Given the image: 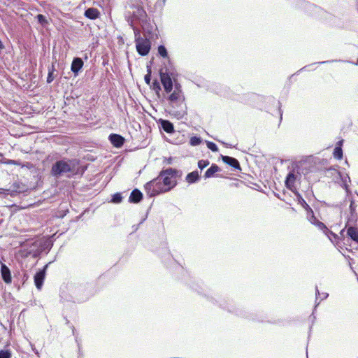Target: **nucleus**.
<instances>
[{
	"mask_svg": "<svg viewBox=\"0 0 358 358\" xmlns=\"http://www.w3.org/2000/svg\"><path fill=\"white\" fill-rule=\"evenodd\" d=\"M182 172L173 168L160 171L159 176L145 185V189L150 197L168 192L177 185V178H180Z\"/></svg>",
	"mask_w": 358,
	"mask_h": 358,
	"instance_id": "1",
	"label": "nucleus"
},
{
	"mask_svg": "<svg viewBox=\"0 0 358 358\" xmlns=\"http://www.w3.org/2000/svg\"><path fill=\"white\" fill-rule=\"evenodd\" d=\"M125 17L136 36L141 32L138 26L144 29L148 22V15L138 0H133L126 6Z\"/></svg>",
	"mask_w": 358,
	"mask_h": 358,
	"instance_id": "2",
	"label": "nucleus"
},
{
	"mask_svg": "<svg viewBox=\"0 0 358 358\" xmlns=\"http://www.w3.org/2000/svg\"><path fill=\"white\" fill-rule=\"evenodd\" d=\"M75 164L73 160L63 159L57 161L52 166L51 173L53 176L59 178L68 173H73Z\"/></svg>",
	"mask_w": 358,
	"mask_h": 358,
	"instance_id": "3",
	"label": "nucleus"
},
{
	"mask_svg": "<svg viewBox=\"0 0 358 358\" xmlns=\"http://www.w3.org/2000/svg\"><path fill=\"white\" fill-rule=\"evenodd\" d=\"M159 75L164 90L167 93L171 92L173 89V82L171 78L173 73L167 67H164L160 69Z\"/></svg>",
	"mask_w": 358,
	"mask_h": 358,
	"instance_id": "4",
	"label": "nucleus"
},
{
	"mask_svg": "<svg viewBox=\"0 0 358 358\" xmlns=\"http://www.w3.org/2000/svg\"><path fill=\"white\" fill-rule=\"evenodd\" d=\"M301 177V173L297 169H293L291 170L288 173L285 181L286 187L292 192L297 190L296 183L300 180Z\"/></svg>",
	"mask_w": 358,
	"mask_h": 358,
	"instance_id": "5",
	"label": "nucleus"
},
{
	"mask_svg": "<svg viewBox=\"0 0 358 358\" xmlns=\"http://www.w3.org/2000/svg\"><path fill=\"white\" fill-rule=\"evenodd\" d=\"M136 47L138 53L141 56L147 55L150 50L151 44L149 40L141 37L140 34L135 35Z\"/></svg>",
	"mask_w": 358,
	"mask_h": 358,
	"instance_id": "6",
	"label": "nucleus"
},
{
	"mask_svg": "<svg viewBox=\"0 0 358 358\" xmlns=\"http://www.w3.org/2000/svg\"><path fill=\"white\" fill-rule=\"evenodd\" d=\"M169 101L173 107L175 106H179L183 103L184 97L181 92L178 90L177 87H176L175 90L170 94Z\"/></svg>",
	"mask_w": 358,
	"mask_h": 358,
	"instance_id": "7",
	"label": "nucleus"
},
{
	"mask_svg": "<svg viewBox=\"0 0 358 358\" xmlns=\"http://www.w3.org/2000/svg\"><path fill=\"white\" fill-rule=\"evenodd\" d=\"M48 266L46 264L43 269L38 271L34 275V284L38 289H41L43 286Z\"/></svg>",
	"mask_w": 358,
	"mask_h": 358,
	"instance_id": "8",
	"label": "nucleus"
},
{
	"mask_svg": "<svg viewBox=\"0 0 358 358\" xmlns=\"http://www.w3.org/2000/svg\"><path fill=\"white\" fill-rule=\"evenodd\" d=\"M108 139L111 144L116 148L122 147L125 141L124 137H122L121 135L116 134H110Z\"/></svg>",
	"mask_w": 358,
	"mask_h": 358,
	"instance_id": "9",
	"label": "nucleus"
},
{
	"mask_svg": "<svg viewBox=\"0 0 358 358\" xmlns=\"http://www.w3.org/2000/svg\"><path fill=\"white\" fill-rule=\"evenodd\" d=\"M222 159L224 163L229 165L230 166L234 168L235 169H241L239 162L236 158L229 156L222 155Z\"/></svg>",
	"mask_w": 358,
	"mask_h": 358,
	"instance_id": "10",
	"label": "nucleus"
},
{
	"mask_svg": "<svg viewBox=\"0 0 358 358\" xmlns=\"http://www.w3.org/2000/svg\"><path fill=\"white\" fill-rule=\"evenodd\" d=\"M337 173L341 180V185L345 189L347 196H348L351 193L348 185L350 182V178L347 173L343 174L341 172H337Z\"/></svg>",
	"mask_w": 358,
	"mask_h": 358,
	"instance_id": "11",
	"label": "nucleus"
},
{
	"mask_svg": "<svg viewBox=\"0 0 358 358\" xmlns=\"http://www.w3.org/2000/svg\"><path fill=\"white\" fill-rule=\"evenodd\" d=\"M1 274L3 280L7 283L9 284L12 281L10 271L8 268V267L6 265L2 264L1 266Z\"/></svg>",
	"mask_w": 358,
	"mask_h": 358,
	"instance_id": "12",
	"label": "nucleus"
},
{
	"mask_svg": "<svg viewBox=\"0 0 358 358\" xmlns=\"http://www.w3.org/2000/svg\"><path fill=\"white\" fill-rule=\"evenodd\" d=\"M83 66V62L80 57H75L71 63V69L75 75H77Z\"/></svg>",
	"mask_w": 358,
	"mask_h": 358,
	"instance_id": "13",
	"label": "nucleus"
},
{
	"mask_svg": "<svg viewBox=\"0 0 358 358\" xmlns=\"http://www.w3.org/2000/svg\"><path fill=\"white\" fill-rule=\"evenodd\" d=\"M17 189L18 185L16 183H14L9 189L0 188V196H13L15 193L20 192Z\"/></svg>",
	"mask_w": 358,
	"mask_h": 358,
	"instance_id": "14",
	"label": "nucleus"
},
{
	"mask_svg": "<svg viewBox=\"0 0 358 358\" xmlns=\"http://www.w3.org/2000/svg\"><path fill=\"white\" fill-rule=\"evenodd\" d=\"M142 199L143 194L138 189H135L131 192L129 200L131 203H137L140 202Z\"/></svg>",
	"mask_w": 358,
	"mask_h": 358,
	"instance_id": "15",
	"label": "nucleus"
},
{
	"mask_svg": "<svg viewBox=\"0 0 358 358\" xmlns=\"http://www.w3.org/2000/svg\"><path fill=\"white\" fill-rule=\"evenodd\" d=\"M159 123L162 129L166 133L171 134L174 131L173 124L170 121L161 119Z\"/></svg>",
	"mask_w": 358,
	"mask_h": 358,
	"instance_id": "16",
	"label": "nucleus"
},
{
	"mask_svg": "<svg viewBox=\"0 0 358 358\" xmlns=\"http://www.w3.org/2000/svg\"><path fill=\"white\" fill-rule=\"evenodd\" d=\"M99 11L94 8H87L85 11V16L90 20H95L99 17Z\"/></svg>",
	"mask_w": 358,
	"mask_h": 358,
	"instance_id": "17",
	"label": "nucleus"
},
{
	"mask_svg": "<svg viewBox=\"0 0 358 358\" xmlns=\"http://www.w3.org/2000/svg\"><path fill=\"white\" fill-rule=\"evenodd\" d=\"M348 236L354 241L358 243V228L350 227L347 229Z\"/></svg>",
	"mask_w": 358,
	"mask_h": 358,
	"instance_id": "18",
	"label": "nucleus"
},
{
	"mask_svg": "<svg viewBox=\"0 0 358 358\" xmlns=\"http://www.w3.org/2000/svg\"><path fill=\"white\" fill-rule=\"evenodd\" d=\"M220 167L215 164H213L209 169H207V171L205 172L204 177L206 178H209L213 176V175L220 171Z\"/></svg>",
	"mask_w": 358,
	"mask_h": 358,
	"instance_id": "19",
	"label": "nucleus"
},
{
	"mask_svg": "<svg viewBox=\"0 0 358 358\" xmlns=\"http://www.w3.org/2000/svg\"><path fill=\"white\" fill-rule=\"evenodd\" d=\"M350 215L348 218L349 222H355L357 220L356 205L353 200L350 201V205L349 207Z\"/></svg>",
	"mask_w": 358,
	"mask_h": 358,
	"instance_id": "20",
	"label": "nucleus"
},
{
	"mask_svg": "<svg viewBox=\"0 0 358 358\" xmlns=\"http://www.w3.org/2000/svg\"><path fill=\"white\" fill-rule=\"evenodd\" d=\"M199 178V173L197 171H192L188 173L186 176V180L189 183H194L196 182Z\"/></svg>",
	"mask_w": 358,
	"mask_h": 358,
	"instance_id": "21",
	"label": "nucleus"
},
{
	"mask_svg": "<svg viewBox=\"0 0 358 358\" xmlns=\"http://www.w3.org/2000/svg\"><path fill=\"white\" fill-rule=\"evenodd\" d=\"M293 193L296 195L297 201L299 204H301L304 208H310L309 206L307 204L306 201L303 199V198L301 196V195L299 193L297 190L293 192Z\"/></svg>",
	"mask_w": 358,
	"mask_h": 358,
	"instance_id": "22",
	"label": "nucleus"
},
{
	"mask_svg": "<svg viewBox=\"0 0 358 358\" xmlns=\"http://www.w3.org/2000/svg\"><path fill=\"white\" fill-rule=\"evenodd\" d=\"M334 157L337 159H341L343 157V150L341 146H336L334 150Z\"/></svg>",
	"mask_w": 358,
	"mask_h": 358,
	"instance_id": "23",
	"label": "nucleus"
},
{
	"mask_svg": "<svg viewBox=\"0 0 358 358\" xmlns=\"http://www.w3.org/2000/svg\"><path fill=\"white\" fill-rule=\"evenodd\" d=\"M202 140L201 137L192 136L189 140V143L192 146L199 145L201 143Z\"/></svg>",
	"mask_w": 358,
	"mask_h": 358,
	"instance_id": "24",
	"label": "nucleus"
},
{
	"mask_svg": "<svg viewBox=\"0 0 358 358\" xmlns=\"http://www.w3.org/2000/svg\"><path fill=\"white\" fill-rule=\"evenodd\" d=\"M158 53L163 57H168L167 50L163 45L158 47Z\"/></svg>",
	"mask_w": 358,
	"mask_h": 358,
	"instance_id": "25",
	"label": "nucleus"
},
{
	"mask_svg": "<svg viewBox=\"0 0 358 358\" xmlns=\"http://www.w3.org/2000/svg\"><path fill=\"white\" fill-rule=\"evenodd\" d=\"M206 145L208 149L213 152H217L218 148L215 143L211 141H206Z\"/></svg>",
	"mask_w": 358,
	"mask_h": 358,
	"instance_id": "26",
	"label": "nucleus"
},
{
	"mask_svg": "<svg viewBox=\"0 0 358 358\" xmlns=\"http://www.w3.org/2000/svg\"><path fill=\"white\" fill-rule=\"evenodd\" d=\"M209 161L208 160H203V159H201V160H199L198 162V167L201 169V170H203L204 168H206L207 166L209 165Z\"/></svg>",
	"mask_w": 358,
	"mask_h": 358,
	"instance_id": "27",
	"label": "nucleus"
},
{
	"mask_svg": "<svg viewBox=\"0 0 358 358\" xmlns=\"http://www.w3.org/2000/svg\"><path fill=\"white\" fill-rule=\"evenodd\" d=\"M122 197L121 194L120 193H116L113 196L112 201L113 203H118L122 201Z\"/></svg>",
	"mask_w": 358,
	"mask_h": 358,
	"instance_id": "28",
	"label": "nucleus"
},
{
	"mask_svg": "<svg viewBox=\"0 0 358 358\" xmlns=\"http://www.w3.org/2000/svg\"><path fill=\"white\" fill-rule=\"evenodd\" d=\"M315 225L317 226L318 227V229L323 231L324 234H325L327 229H328V228L325 226V224L320 221H317L315 222Z\"/></svg>",
	"mask_w": 358,
	"mask_h": 358,
	"instance_id": "29",
	"label": "nucleus"
},
{
	"mask_svg": "<svg viewBox=\"0 0 358 358\" xmlns=\"http://www.w3.org/2000/svg\"><path fill=\"white\" fill-rule=\"evenodd\" d=\"M10 355L11 354L8 350H0V358H10Z\"/></svg>",
	"mask_w": 358,
	"mask_h": 358,
	"instance_id": "30",
	"label": "nucleus"
},
{
	"mask_svg": "<svg viewBox=\"0 0 358 358\" xmlns=\"http://www.w3.org/2000/svg\"><path fill=\"white\" fill-rule=\"evenodd\" d=\"M325 234L329 237V238L331 241V238L336 239L338 238V235L334 234L333 231H330L329 229H327Z\"/></svg>",
	"mask_w": 358,
	"mask_h": 358,
	"instance_id": "31",
	"label": "nucleus"
},
{
	"mask_svg": "<svg viewBox=\"0 0 358 358\" xmlns=\"http://www.w3.org/2000/svg\"><path fill=\"white\" fill-rule=\"evenodd\" d=\"M37 19H38V22L41 23V24H43L47 22L45 17L41 14H38L37 15Z\"/></svg>",
	"mask_w": 358,
	"mask_h": 358,
	"instance_id": "32",
	"label": "nucleus"
},
{
	"mask_svg": "<svg viewBox=\"0 0 358 358\" xmlns=\"http://www.w3.org/2000/svg\"><path fill=\"white\" fill-rule=\"evenodd\" d=\"M53 80H54L53 71L49 70V73H48V78H47V83H50L52 82Z\"/></svg>",
	"mask_w": 358,
	"mask_h": 358,
	"instance_id": "33",
	"label": "nucleus"
},
{
	"mask_svg": "<svg viewBox=\"0 0 358 358\" xmlns=\"http://www.w3.org/2000/svg\"><path fill=\"white\" fill-rule=\"evenodd\" d=\"M311 216L308 217V220L310 221V223H312L313 224H315V222L317 221H319L313 215V212L311 210Z\"/></svg>",
	"mask_w": 358,
	"mask_h": 358,
	"instance_id": "34",
	"label": "nucleus"
},
{
	"mask_svg": "<svg viewBox=\"0 0 358 358\" xmlns=\"http://www.w3.org/2000/svg\"><path fill=\"white\" fill-rule=\"evenodd\" d=\"M144 80H145V82L147 83V84H150V80H151V75H150V72L149 71L148 73H147L145 77H144Z\"/></svg>",
	"mask_w": 358,
	"mask_h": 358,
	"instance_id": "35",
	"label": "nucleus"
},
{
	"mask_svg": "<svg viewBox=\"0 0 358 358\" xmlns=\"http://www.w3.org/2000/svg\"><path fill=\"white\" fill-rule=\"evenodd\" d=\"M166 1V0H157V4L160 6H162L165 4Z\"/></svg>",
	"mask_w": 358,
	"mask_h": 358,
	"instance_id": "36",
	"label": "nucleus"
},
{
	"mask_svg": "<svg viewBox=\"0 0 358 358\" xmlns=\"http://www.w3.org/2000/svg\"><path fill=\"white\" fill-rule=\"evenodd\" d=\"M184 114H185V110H182L181 112H178L176 115H177L178 118H181V117H182Z\"/></svg>",
	"mask_w": 358,
	"mask_h": 358,
	"instance_id": "37",
	"label": "nucleus"
},
{
	"mask_svg": "<svg viewBox=\"0 0 358 358\" xmlns=\"http://www.w3.org/2000/svg\"><path fill=\"white\" fill-rule=\"evenodd\" d=\"M329 294L327 293H322V300L327 299L328 297Z\"/></svg>",
	"mask_w": 358,
	"mask_h": 358,
	"instance_id": "38",
	"label": "nucleus"
},
{
	"mask_svg": "<svg viewBox=\"0 0 358 358\" xmlns=\"http://www.w3.org/2000/svg\"><path fill=\"white\" fill-rule=\"evenodd\" d=\"M154 85L156 86L157 89L160 90L159 84L157 81L154 83Z\"/></svg>",
	"mask_w": 358,
	"mask_h": 358,
	"instance_id": "39",
	"label": "nucleus"
},
{
	"mask_svg": "<svg viewBox=\"0 0 358 358\" xmlns=\"http://www.w3.org/2000/svg\"><path fill=\"white\" fill-rule=\"evenodd\" d=\"M4 48V45L1 41L0 40V50H3Z\"/></svg>",
	"mask_w": 358,
	"mask_h": 358,
	"instance_id": "40",
	"label": "nucleus"
},
{
	"mask_svg": "<svg viewBox=\"0 0 358 358\" xmlns=\"http://www.w3.org/2000/svg\"><path fill=\"white\" fill-rule=\"evenodd\" d=\"M315 292H316L315 294H316V297H317V295H319V294H320V292H319L318 288H317V286H316V287H315Z\"/></svg>",
	"mask_w": 358,
	"mask_h": 358,
	"instance_id": "41",
	"label": "nucleus"
},
{
	"mask_svg": "<svg viewBox=\"0 0 358 358\" xmlns=\"http://www.w3.org/2000/svg\"><path fill=\"white\" fill-rule=\"evenodd\" d=\"M171 162H172V159L171 158H169L167 159V164H171Z\"/></svg>",
	"mask_w": 358,
	"mask_h": 358,
	"instance_id": "42",
	"label": "nucleus"
},
{
	"mask_svg": "<svg viewBox=\"0 0 358 358\" xmlns=\"http://www.w3.org/2000/svg\"><path fill=\"white\" fill-rule=\"evenodd\" d=\"M327 62H329V61H324V62H320V64H324V63H327Z\"/></svg>",
	"mask_w": 358,
	"mask_h": 358,
	"instance_id": "43",
	"label": "nucleus"
},
{
	"mask_svg": "<svg viewBox=\"0 0 358 358\" xmlns=\"http://www.w3.org/2000/svg\"><path fill=\"white\" fill-rule=\"evenodd\" d=\"M343 231H344V229H342V231H341V234H342Z\"/></svg>",
	"mask_w": 358,
	"mask_h": 358,
	"instance_id": "44",
	"label": "nucleus"
}]
</instances>
